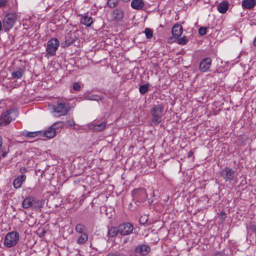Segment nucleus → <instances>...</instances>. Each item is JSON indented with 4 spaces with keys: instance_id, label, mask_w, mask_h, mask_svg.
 I'll use <instances>...</instances> for the list:
<instances>
[{
    "instance_id": "29",
    "label": "nucleus",
    "mask_w": 256,
    "mask_h": 256,
    "mask_svg": "<svg viewBox=\"0 0 256 256\" xmlns=\"http://www.w3.org/2000/svg\"><path fill=\"white\" fill-rule=\"evenodd\" d=\"M144 33L148 39H150L153 36V32L150 28H146L144 29Z\"/></svg>"
},
{
    "instance_id": "6",
    "label": "nucleus",
    "mask_w": 256,
    "mask_h": 256,
    "mask_svg": "<svg viewBox=\"0 0 256 256\" xmlns=\"http://www.w3.org/2000/svg\"><path fill=\"white\" fill-rule=\"evenodd\" d=\"M54 112L57 116H65L70 110L69 104L58 100L57 105L54 106Z\"/></svg>"
},
{
    "instance_id": "19",
    "label": "nucleus",
    "mask_w": 256,
    "mask_h": 256,
    "mask_svg": "<svg viewBox=\"0 0 256 256\" xmlns=\"http://www.w3.org/2000/svg\"><path fill=\"white\" fill-rule=\"evenodd\" d=\"M106 123L102 122L100 124H97L96 122H94L90 126V128L92 129L95 132H100L105 128Z\"/></svg>"
},
{
    "instance_id": "5",
    "label": "nucleus",
    "mask_w": 256,
    "mask_h": 256,
    "mask_svg": "<svg viewBox=\"0 0 256 256\" xmlns=\"http://www.w3.org/2000/svg\"><path fill=\"white\" fill-rule=\"evenodd\" d=\"M133 200L136 202H144L148 198V194L144 188H138L134 190L132 192Z\"/></svg>"
},
{
    "instance_id": "38",
    "label": "nucleus",
    "mask_w": 256,
    "mask_h": 256,
    "mask_svg": "<svg viewBox=\"0 0 256 256\" xmlns=\"http://www.w3.org/2000/svg\"><path fill=\"white\" fill-rule=\"evenodd\" d=\"M0 152H2V158H4L6 156L7 154V152L6 148H0Z\"/></svg>"
},
{
    "instance_id": "39",
    "label": "nucleus",
    "mask_w": 256,
    "mask_h": 256,
    "mask_svg": "<svg viewBox=\"0 0 256 256\" xmlns=\"http://www.w3.org/2000/svg\"><path fill=\"white\" fill-rule=\"evenodd\" d=\"M66 123L69 126L72 127L75 126L74 122L73 120H68L66 122Z\"/></svg>"
},
{
    "instance_id": "2",
    "label": "nucleus",
    "mask_w": 256,
    "mask_h": 256,
    "mask_svg": "<svg viewBox=\"0 0 256 256\" xmlns=\"http://www.w3.org/2000/svg\"><path fill=\"white\" fill-rule=\"evenodd\" d=\"M17 110L15 109H8L4 112L0 117V126H5L14 120L17 116Z\"/></svg>"
},
{
    "instance_id": "33",
    "label": "nucleus",
    "mask_w": 256,
    "mask_h": 256,
    "mask_svg": "<svg viewBox=\"0 0 256 256\" xmlns=\"http://www.w3.org/2000/svg\"><path fill=\"white\" fill-rule=\"evenodd\" d=\"M107 256H127L124 254L115 251L114 252H111L108 254Z\"/></svg>"
},
{
    "instance_id": "30",
    "label": "nucleus",
    "mask_w": 256,
    "mask_h": 256,
    "mask_svg": "<svg viewBox=\"0 0 256 256\" xmlns=\"http://www.w3.org/2000/svg\"><path fill=\"white\" fill-rule=\"evenodd\" d=\"M12 76L14 78L20 79L22 78V70H19L17 71L14 72H12Z\"/></svg>"
},
{
    "instance_id": "28",
    "label": "nucleus",
    "mask_w": 256,
    "mask_h": 256,
    "mask_svg": "<svg viewBox=\"0 0 256 256\" xmlns=\"http://www.w3.org/2000/svg\"><path fill=\"white\" fill-rule=\"evenodd\" d=\"M85 98L86 100H96V101H98V100L102 99L101 96H98V95L92 94H88V95L86 96Z\"/></svg>"
},
{
    "instance_id": "17",
    "label": "nucleus",
    "mask_w": 256,
    "mask_h": 256,
    "mask_svg": "<svg viewBox=\"0 0 256 256\" xmlns=\"http://www.w3.org/2000/svg\"><path fill=\"white\" fill-rule=\"evenodd\" d=\"M256 4V0H242V6L243 9H252Z\"/></svg>"
},
{
    "instance_id": "13",
    "label": "nucleus",
    "mask_w": 256,
    "mask_h": 256,
    "mask_svg": "<svg viewBox=\"0 0 256 256\" xmlns=\"http://www.w3.org/2000/svg\"><path fill=\"white\" fill-rule=\"evenodd\" d=\"M35 201V198L33 196L26 197L22 202V206L25 209H28L32 206Z\"/></svg>"
},
{
    "instance_id": "42",
    "label": "nucleus",
    "mask_w": 256,
    "mask_h": 256,
    "mask_svg": "<svg viewBox=\"0 0 256 256\" xmlns=\"http://www.w3.org/2000/svg\"><path fill=\"white\" fill-rule=\"evenodd\" d=\"M213 256H224V254L222 252H216Z\"/></svg>"
},
{
    "instance_id": "11",
    "label": "nucleus",
    "mask_w": 256,
    "mask_h": 256,
    "mask_svg": "<svg viewBox=\"0 0 256 256\" xmlns=\"http://www.w3.org/2000/svg\"><path fill=\"white\" fill-rule=\"evenodd\" d=\"M150 248L148 245L144 244L136 246L134 252L141 256H146L150 253Z\"/></svg>"
},
{
    "instance_id": "37",
    "label": "nucleus",
    "mask_w": 256,
    "mask_h": 256,
    "mask_svg": "<svg viewBox=\"0 0 256 256\" xmlns=\"http://www.w3.org/2000/svg\"><path fill=\"white\" fill-rule=\"evenodd\" d=\"M148 220V218L146 216H141L140 218L139 222L140 224H144Z\"/></svg>"
},
{
    "instance_id": "9",
    "label": "nucleus",
    "mask_w": 256,
    "mask_h": 256,
    "mask_svg": "<svg viewBox=\"0 0 256 256\" xmlns=\"http://www.w3.org/2000/svg\"><path fill=\"white\" fill-rule=\"evenodd\" d=\"M119 234L122 236H128L132 233L134 228L132 224L126 222L118 226Z\"/></svg>"
},
{
    "instance_id": "26",
    "label": "nucleus",
    "mask_w": 256,
    "mask_h": 256,
    "mask_svg": "<svg viewBox=\"0 0 256 256\" xmlns=\"http://www.w3.org/2000/svg\"><path fill=\"white\" fill-rule=\"evenodd\" d=\"M119 0H108L107 6L110 8H116L118 4Z\"/></svg>"
},
{
    "instance_id": "45",
    "label": "nucleus",
    "mask_w": 256,
    "mask_h": 256,
    "mask_svg": "<svg viewBox=\"0 0 256 256\" xmlns=\"http://www.w3.org/2000/svg\"><path fill=\"white\" fill-rule=\"evenodd\" d=\"M126 242V240H124V243Z\"/></svg>"
},
{
    "instance_id": "24",
    "label": "nucleus",
    "mask_w": 256,
    "mask_h": 256,
    "mask_svg": "<svg viewBox=\"0 0 256 256\" xmlns=\"http://www.w3.org/2000/svg\"><path fill=\"white\" fill-rule=\"evenodd\" d=\"M75 230L78 233L80 234L86 233V226L81 223H79L76 225Z\"/></svg>"
},
{
    "instance_id": "15",
    "label": "nucleus",
    "mask_w": 256,
    "mask_h": 256,
    "mask_svg": "<svg viewBox=\"0 0 256 256\" xmlns=\"http://www.w3.org/2000/svg\"><path fill=\"white\" fill-rule=\"evenodd\" d=\"M130 6L134 10H140L144 7L145 3L144 0H132L131 2Z\"/></svg>"
},
{
    "instance_id": "8",
    "label": "nucleus",
    "mask_w": 256,
    "mask_h": 256,
    "mask_svg": "<svg viewBox=\"0 0 256 256\" xmlns=\"http://www.w3.org/2000/svg\"><path fill=\"white\" fill-rule=\"evenodd\" d=\"M235 172L231 168L225 167L220 172V176L222 177L226 182H231L234 178Z\"/></svg>"
},
{
    "instance_id": "44",
    "label": "nucleus",
    "mask_w": 256,
    "mask_h": 256,
    "mask_svg": "<svg viewBox=\"0 0 256 256\" xmlns=\"http://www.w3.org/2000/svg\"><path fill=\"white\" fill-rule=\"evenodd\" d=\"M173 41V38L172 37H170L168 38V42L169 43L172 42Z\"/></svg>"
},
{
    "instance_id": "25",
    "label": "nucleus",
    "mask_w": 256,
    "mask_h": 256,
    "mask_svg": "<svg viewBox=\"0 0 256 256\" xmlns=\"http://www.w3.org/2000/svg\"><path fill=\"white\" fill-rule=\"evenodd\" d=\"M88 239V236L86 233H84L78 238L77 243L79 244H84Z\"/></svg>"
},
{
    "instance_id": "32",
    "label": "nucleus",
    "mask_w": 256,
    "mask_h": 256,
    "mask_svg": "<svg viewBox=\"0 0 256 256\" xmlns=\"http://www.w3.org/2000/svg\"><path fill=\"white\" fill-rule=\"evenodd\" d=\"M39 132H30L26 131L24 132L23 135L28 138H34L36 136Z\"/></svg>"
},
{
    "instance_id": "27",
    "label": "nucleus",
    "mask_w": 256,
    "mask_h": 256,
    "mask_svg": "<svg viewBox=\"0 0 256 256\" xmlns=\"http://www.w3.org/2000/svg\"><path fill=\"white\" fill-rule=\"evenodd\" d=\"M148 86L149 84L148 83L140 86L139 88L140 92L142 94H145L148 92Z\"/></svg>"
},
{
    "instance_id": "21",
    "label": "nucleus",
    "mask_w": 256,
    "mask_h": 256,
    "mask_svg": "<svg viewBox=\"0 0 256 256\" xmlns=\"http://www.w3.org/2000/svg\"><path fill=\"white\" fill-rule=\"evenodd\" d=\"M228 6L229 4L227 2H222L218 4L217 9L220 12L224 14L228 10Z\"/></svg>"
},
{
    "instance_id": "40",
    "label": "nucleus",
    "mask_w": 256,
    "mask_h": 256,
    "mask_svg": "<svg viewBox=\"0 0 256 256\" xmlns=\"http://www.w3.org/2000/svg\"><path fill=\"white\" fill-rule=\"evenodd\" d=\"M6 3L7 1L6 0H0V8L4 6Z\"/></svg>"
},
{
    "instance_id": "16",
    "label": "nucleus",
    "mask_w": 256,
    "mask_h": 256,
    "mask_svg": "<svg viewBox=\"0 0 256 256\" xmlns=\"http://www.w3.org/2000/svg\"><path fill=\"white\" fill-rule=\"evenodd\" d=\"M182 28L180 24H174L172 30L173 36L176 38H179L182 34Z\"/></svg>"
},
{
    "instance_id": "3",
    "label": "nucleus",
    "mask_w": 256,
    "mask_h": 256,
    "mask_svg": "<svg viewBox=\"0 0 256 256\" xmlns=\"http://www.w3.org/2000/svg\"><path fill=\"white\" fill-rule=\"evenodd\" d=\"M20 238V234L16 231L8 232L5 236L4 244L5 246L10 248L15 246Z\"/></svg>"
},
{
    "instance_id": "41",
    "label": "nucleus",
    "mask_w": 256,
    "mask_h": 256,
    "mask_svg": "<svg viewBox=\"0 0 256 256\" xmlns=\"http://www.w3.org/2000/svg\"><path fill=\"white\" fill-rule=\"evenodd\" d=\"M194 154V152L192 151V150H190L188 154V158H191L193 156Z\"/></svg>"
},
{
    "instance_id": "7",
    "label": "nucleus",
    "mask_w": 256,
    "mask_h": 256,
    "mask_svg": "<svg viewBox=\"0 0 256 256\" xmlns=\"http://www.w3.org/2000/svg\"><path fill=\"white\" fill-rule=\"evenodd\" d=\"M60 46V42L56 38H52L46 43V52L50 56L56 55V50Z\"/></svg>"
},
{
    "instance_id": "18",
    "label": "nucleus",
    "mask_w": 256,
    "mask_h": 256,
    "mask_svg": "<svg viewBox=\"0 0 256 256\" xmlns=\"http://www.w3.org/2000/svg\"><path fill=\"white\" fill-rule=\"evenodd\" d=\"M26 176L24 174H22L20 177L16 178L13 182L14 187L16 189L20 188L22 183L26 180Z\"/></svg>"
},
{
    "instance_id": "31",
    "label": "nucleus",
    "mask_w": 256,
    "mask_h": 256,
    "mask_svg": "<svg viewBox=\"0 0 256 256\" xmlns=\"http://www.w3.org/2000/svg\"><path fill=\"white\" fill-rule=\"evenodd\" d=\"M64 126V122L62 121H58L57 122H54L53 124H52L51 126L54 128V130L56 132V130H58L60 128H62Z\"/></svg>"
},
{
    "instance_id": "36",
    "label": "nucleus",
    "mask_w": 256,
    "mask_h": 256,
    "mask_svg": "<svg viewBox=\"0 0 256 256\" xmlns=\"http://www.w3.org/2000/svg\"><path fill=\"white\" fill-rule=\"evenodd\" d=\"M73 89L76 91H80V86L78 82H74L72 86Z\"/></svg>"
},
{
    "instance_id": "1",
    "label": "nucleus",
    "mask_w": 256,
    "mask_h": 256,
    "mask_svg": "<svg viewBox=\"0 0 256 256\" xmlns=\"http://www.w3.org/2000/svg\"><path fill=\"white\" fill-rule=\"evenodd\" d=\"M164 108L160 104H154L153 106L150 113L152 115L151 125L157 126L162 120L163 116Z\"/></svg>"
},
{
    "instance_id": "35",
    "label": "nucleus",
    "mask_w": 256,
    "mask_h": 256,
    "mask_svg": "<svg viewBox=\"0 0 256 256\" xmlns=\"http://www.w3.org/2000/svg\"><path fill=\"white\" fill-rule=\"evenodd\" d=\"M200 35L203 36L206 34V28L205 27H201L198 30Z\"/></svg>"
},
{
    "instance_id": "10",
    "label": "nucleus",
    "mask_w": 256,
    "mask_h": 256,
    "mask_svg": "<svg viewBox=\"0 0 256 256\" xmlns=\"http://www.w3.org/2000/svg\"><path fill=\"white\" fill-rule=\"evenodd\" d=\"M212 60L208 57L204 58L200 64L199 70L202 72H208L212 64Z\"/></svg>"
},
{
    "instance_id": "4",
    "label": "nucleus",
    "mask_w": 256,
    "mask_h": 256,
    "mask_svg": "<svg viewBox=\"0 0 256 256\" xmlns=\"http://www.w3.org/2000/svg\"><path fill=\"white\" fill-rule=\"evenodd\" d=\"M17 20V15L12 12L6 14L2 20V27L5 32H8L14 26Z\"/></svg>"
},
{
    "instance_id": "23",
    "label": "nucleus",
    "mask_w": 256,
    "mask_h": 256,
    "mask_svg": "<svg viewBox=\"0 0 256 256\" xmlns=\"http://www.w3.org/2000/svg\"><path fill=\"white\" fill-rule=\"evenodd\" d=\"M119 234V228L118 227L111 226L108 228V234L110 237H115Z\"/></svg>"
},
{
    "instance_id": "34",
    "label": "nucleus",
    "mask_w": 256,
    "mask_h": 256,
    "mask_svg": "<svg viewBox=\"0 0 256 256\" xmlns=\"http://www.w3.org/2000/svg\"><path fill=\"white\" fill-rule=\"evenodd\" d=\"M188 42V40L185 36L178 40V44H186Z\"/></svg>"
},
{
    "instance_id": "20",
    "label": "nucleus",
    "mask_w": 256,
    "mask_h": 256,
    "mask_svg": "<svg viewBox=\"0 0 256 256\" xmlns=\"http://www.w3.org/2000/svg\"><path fill=\"white\" fill-rule=\"evenodd\" d=\"M75 40H76V39L74 38H72L71 34H68L65 37L64 42H62L61 44L62 45L64 44L63 46H62L68 47L70 44L74 43Z\"/></svg>"
},
{
    "instance_id": "14",
    "label": "nucleus",
    "mask_w": 256,
    "mask_h": 256,
    "mask_svg": "<svg viewBox=\"0 0 256 256\" xmlns=\"http://www.w3.org/2000/svg\"><path fill=\"white\" fill-rule=\"evenodd\" d=\"M80 23L87 27H90L93 23V20L91 16H88V14L80 16Z\"/></svg>"
},
{
    "instance_id": "22",
    "label": "nucleus",
    "mask_w": 256,
    "mask_h": 256,
    "mask_svg": "<svg viewBox=\"0 0 256 256\" xmlns=\"http://www.w3.org/2000/svg\"><path fill=\"white\" fill-rule=\"evenodd\" d=\"M43 135L48 138H52L56 135V132L54 130V128L50 126L43 133Z\"/></svg>"
},
{
    "instance_id": "43",
    "label": "nucleus",
    "mask_w": 256,
    "mask_h": 256,
    "mask_svg": "<svg viewBox=\"0 0 256 256\" xmlns=\"http://www.w3.org/2000/svg\"><path fill=\"white\" fill-rule=\"evenodd\" d=\"M26 171V168L24 167H22L20 169V172L22 174L24 173Z\"/></svg>"
},
{
    "instance_id": "12",
    "label": "nucleus",
    "mask_w": 256,
    "mask_h": 256,
    "mask_svg": "<svg viewBox=\"0 0 256 256\" xmlns=\"http://www.w3.org/2000/svg\"><path fill=\"white\" fill-rule=\"evenodd\" d=\"M112 20L116 22L122 21L124 17V10L120 8H116L114 10L112 13Z\"/></svg>"
}]
</instances>
